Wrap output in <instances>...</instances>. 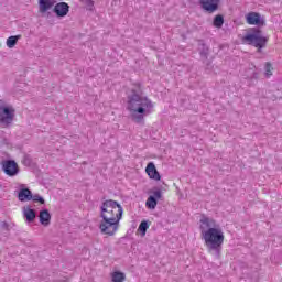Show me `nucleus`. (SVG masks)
<instances>
[{
  "instance_id": "12",
  "label": "nucleus",
  "mask_w": 282,
  "mask_h": 282,
  "mask_svg": "<svg viewBox=\"0 0 282 282\" xmlns=\"http://www.w3.org/2000/svg\"><path fill=\"white\" fill-rule=\"evenodd\" d=\"M145 173L149 175L150 180H155V182H160V180L162 178L160 172H158V169L155 167L154 162L148 163L145 167Z\"/></svg>"
},
{
  "instance_id": "19",
  "label": "nucleus",
  "mask_w": 282,
  "mask_h": 282,
  "mask_svg": "<svg viewBox=\"0 0 282 282\" xmlns=\"http://www.w3.org/2000/svg\"><path fill=\"white\" fill-rule=\"evenodd\" d=\"M145 206L150 208V210H155V206H158V199H155V196H149Z\"/></svg>"
},
{
  "instance_id": "24",
  "label": "nucleus",
  "mask_w": 282,
  "mask_h": 282,
  "mask_svg": "<svg viewBox=\"0 0 282 282\" xmlns=\"http://www.w3.org/2000/svg\"><path fill=\"white\" fill-rule=\"evenodd\" d=\"M32 202H39L40 204H45V198H43V196L35 194L32 195Z\"/></svg>"
},
{
  "instance_id": "13",
  "label": "nucleus",
  "mask_w": 282,
  "mask_h": 282,
  "mask_svg": "<svg viewBox=\"0 0 282 282\" xmlns=\"http://www.w3.org/2000/svg\"><path fill=\"white\" fill-rule=\"evenodd\" d=\"M40 14H45L54 8V0H37Z\"/></svg>"
},
{
  "instance_id": "28",
  "label": "nucleus",
  "mask_w": 282,
  "mask_h": 282,
  "mask_svg": "<svg viewBox=\"0 0 282 282\" xmlns=\"http://www.w3.org/2000/svg\"><path fill=\"white\" fill-rule=\"evenodd\" d=\"M0 226L2 230L10 231V225L7 221H2Z\"/></svg>"
},
{
  "instance_id": "5",
  "label": "nucleus",
  "mask_w": 282,
  "mask_h": 282,
  "mask_svg": "<svg viewBox=\"0 0 282 282\" xmlns=\"http://www.w3.org/2000/svg\"><path fill=\"white\" fill-rule=\"evenodd\" d=\"M118 228H120V218H101V221L99 224V230L101 235H108V237H113V235L118 232Z\"/></svg>"
},
{
  "instance_id": "1",
  "label": "nucleus",
  "mask_w": 282,
  "mask_h": 282,
  "mask_svg": "<svg viewBox=\"0 0 282 282\" xmlns=\"http://www.w3.org/2000/svg\"><path fill=\"white\" fill-rule=\"evenodd\" d=\"M128 111L133 122L144 124V118L153 112V102L143 96L142 86L134 84L131 94L128 95Z\"/></svg>"
},
{
  "instance_id": "26",
  "label": "nucleus",
  "mask_w": 282,
  "mask_h": 282,
  "mask_svg": "<svg viewBox=\"0 0 282 282\" xmlns=\"http://www.w3.org/2000/svg\"><path fill=\"white\" fill-rule=\"evenodd\" d=\"M155 199H162V191L161 189H156L153 192V196Z\"/></svg>"
},
{
  "instance_id": "11",
  "label": "nucleus",
  "mask_w": 282,
  "mask_h": 282,
  "mask_svg": "<svg viewBox=\"0 0 282 282\" xmlns=\"http://www.w3.org/2000/svg\"><path fill=\"white\" fill-rule=\"evenodd\" d=\"M53 12L56 17H67L69 14V4L67 2H58L54 6Z\"/></svg>"
},
{
  "instance_id": "9",
  "label": "nucleus",
  "mask_w": 282,
  "mask_h": 282,
  "mask_svg": "<svg viewBox=\"0 0 282 282\" xmlns=\"http://www.w3.org/2000/svg\"><path fill=\"white\" fill-rule=\"evenodd\" d=\"M199 6L205 12H217L219 10V0H199Z\"/></svg>"
},
{
  "instance_id": "2",
  "label": "nucleus",
  "mask_w": 282,
  "mask_h": 282,
  "mask_svg": "<svg viewBox=\"0 0 282 282\" xmlns=\"http://www.w3.org/2000/svg\"><path fill=\"white\" fill-rule=\"evenodd\" d=\"M202 237L209 254L219 259V257H221V246H224V231L221 228L216 227L208 229L204 231Z\"/></svg>"
},
{
  "instance_id": "25",
  "label": "nucleus",
  "mask_w": 282,
  "mask_h": 282,
  "mask_svg": "<svg viewBox=\"0 0 282 282\" xmlns=\"http://www.w3.org/2000/svg\"><path fill=\"white\" fill-rule=\"evenodd\" d=\"M80 3H85L87 6L88 10H91L94 8V0H79Z\"/></svg>"
},
{
  "instance_id": "18",
  "label": "nucleus",
  "mask_w": 282,
  "mask_h": 282,
  "mask_svg": "<svg viewBox=\"0 0 282 282\" xmlns=\"http://www.w3.org/2000/svg\"><path fill=\"white\" fill-rule=\"evenodd\" d=\"M20 39H21V35H11V36H9L7 39V47L12 50V47H14V45H17V43L19 42Z\"/></svg>"
},
{
  "instance_id": "4",
  "label": "nucleus",
  "mask_w": 282,
  "mask_h": 282,
  "mask_svg": "<svg viewBox=\"0 0 282 282\" xmlns=\"http://www.w3.org/2000/svg\"><path fill=\"white\" fill-rule=\"evenodd\" d=\"M251 33H248L242 37V42L246 45H251V47H257L258 52L261 53V50L268 46V41H270L269 36H264L263 31L259 28H252Z\"/></svg>"
},
{
  "instance_id": "23",
  "label": "nucleus",
  "mask_w": 282,
  "mask_h": 282,
  "mask_svg": "<svg viewBox=\"0 0 282 282\" xmlns=\"http://www.w3.org/2000/svg\"><path fill=\"white\" fill-rule=\"evenodd\" d=\"M264 69H265V73H264L265 78H270V76H272V69H273L272 63L267 62L264 65Z\"/></svg>"
},
{
  "instance_id": "10",
  "label": "nucleus",
  "mask_w": 282,
  "mask_h": 282,
  "mask_svg": "<svg viewBox=\"0 0 282 282\" xmlns=\"http://www.w3.org/2000/svg\"><path fill=\"white\" fill-rule=\"evenodd\" d=\"M212 228H219V225L215 221V219L203 216L200 219V232L202 236L204 232H208Z\"/></svg>"
},
{
  "instance_id": "16",
  "label": "nucleus",
  "mask_w": 282,
  "mask_h": 282,
  "mask_svg": "<svg viewBox=\"0 0 282 282\" xmlns=\"http://www.w3.org/2000/svg\"><path fill=\"white\" fill-rule=\"evenodd\" d=\"M19 202H31L32 200V191L28 188L20 189L18 194Z\"/></svg>"
},
{
  "instance_id": "3",
  "label": "nucleus",
  "mask_w": 282,
  "mask_h": 282,
  "mask_svg": "<svg viewBox=\"0 0 282 282\" xmlns=\"http://www.w3.org/2000/svg\"><path fill=\"white\" fill-rule=\"evenodd\" d=\"M124 209L122 205L113 199L105 200L100 207V217L101 219H122Z\"/></svg>"
},
{
  "instance_id": "29",
  "label": "nucleus",
  "mask_w": 282,
  "mask_h": 282,
  "mask_svg": "<svg viewBox=\"0 0 282 282\" xmlns=\"http://www.w3.org/2000/svg\"><path fill=\"white\" fill-rule=\"evenodd\" d=\"M206 65H207V67H210V62H207Z\"/></svg>"
},
{
  "instance_id": "7",
  "label": "nucleus",
  "mask_w": 282,
  "mask_h": 282,
  "mask_svg": "<svg viewBox=\"0 0 282 282\" xmlns=\"http://www.w3.org/2000/svg\"><path fill=\"white\" fill-rule=\"evenodd\" d=\"M1 166L3 173L9 177H17V174L21 171L14 160H3Z\"/></svg>"
},
{
  "instance_id": "15",
  "label": "nucleus",
  "mask_w": 282,
  "mask_h": 282,
  "mask_svg": "<svg viewBox=\"0 0 282 282\" xmlns=\"http://www.w3.org/2000/svg\"><path fill=\"white\" fill-rule=\"evenodd\" d=\"M40 224L42 226H50V221L52 220V215L50 214V210L43 209L40 212Z\"/></svg>"
},
{
  "instance_id": "27",
  "label": "nucleus",
  "mask_w": 282,
  "mask_h": 282,
  "mask_svg": "<svg viewBox=\"0 0 282 282\" xmlns=\"http://www.w3.org/2000/svg\"><path fill=\"white\" fill-rule=\"evenodd\" d=\"M23 164L25 166H30V164H32V159L30 156L25 155L23 159Z\"/></svg>"
},
{
  "instance_id": "8",
  "label": "nucleus",
  "mask_w": 282,
  "mask_h": 282,
  "mask_svg": "<svg viewBox=\"0 0 282 282\" xmlns=\"http://www.w3.org/2000/svg\"><path fill=\"white\" fill-rule=\"evenodd\" d=\"M246 21L248 25H257L258 28L265 26V18L261 17V14L257 12H249L246 15Z\"/></svg>"
},
{
  "instance_id": "20",
  "label": "nucleus",
  "mask_w": 282,
  "mask_h": 282,
  "mask_svg": "<svg viewBox=\"0 0 282 282\" xmlns=\"http://www.w3.org/2000/svg\"><path fill=\"white\" fill-rule=\"evenodd\" d=\"M126 279L127 276L124 275V273L120 271H116L112 273V282H124Z\"/></svg>"
},
{
  "instance_id": "14",
  "label": "nucleus",
  "mask_w": 282,
  "mask_h": 282,
  "mask_svg": "<svg viewBox=\"0 0 282 282\" xmlns=\"http://www.w3.org/2000/svg\"><path fill=\"white\" fill-rule=\"evenodd\" d=\"M23 217L28 224H32L36 219V210L32 209L30 206L23 207Z\"/></svg>"
},
{
  "instance_id": "22",
  "label": "nucleus",
  "mask_w": 282,
  "mask_h": 282,
  "mask_svg": "<svg viewBox=\"0 0 282 282\" xmlns=\"http://www.w3.org/2000/svg\"><path fill=\"white\" fill-rule=\"evenodd\" d=\"M139 230L142 237H144V235H147V230H149V223L147 220L141 221L139 225Z\"/></svg>"
},
{
  "instance_id": "21",
  "label": "nucleus",
  "mask_w": 282,
  "mask_h": 282,
  "mask_svg": "<svg viewBox=\"0 0 282 282\" xmlns=\"http://www.w3.org/2000/svg\"><path fill=\"white\" fill-rule=\"evenodd\" d=\"M214 28H221L224 25V15L218 14L214 18Z\"/></svg>"
},
{
  "instance_id": "17",
  "label": "nucleus",
  "mask_w": 282,
  "mask_h": 282,
  "mask_svg": "<svg viewBox=\"0 0 282 282\" xmlns=\"http://www.w3.org/2000/svg\"><path fill=\"white\" fill-rule=\"evenodd\" d=\"M200 45H202V48H200L199 55H200V58H203V63H206L210 54V48L205 43H202Z\"/></svg>"
},
{
  "instance_id": "6",
  "label": "nucleus",
  "mask_w": 282,
  "mask_h": 282,
  "mask_svg": "<svg viewBox=\"0 0 282 282\" xmlns=\"http://www.w3.org/2000/svg\"><path fill=\"white\" fill-rule=\"evenodd\" d=\"M14 108L0 106V124L10 127L14 122Z\"/></svg>"
}]
</instances>
